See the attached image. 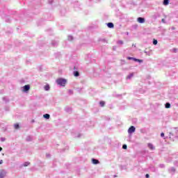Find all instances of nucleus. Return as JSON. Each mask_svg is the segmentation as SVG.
Segmentation results:
<instances>
[{
	"label": "nucleus",
	"mask_w": 178,
	"mask_h": 178,
	"mask_svg": "<svg viewBox=\"0 0 178 178\" xmlns=\"http://www.w3.org/2000/svg\"><path fill=\"white\" fill-rule=\"evenodd\" d=\"M67 83V80L64 78H58L56 80V83L60 86V87H65L66 86V83Z\"/></svg>",
	"instance_id": "obj_1"
},
{
	"label": "nucleus",
	"mask_w": 178,
	"mask_h": 178,
	"mask_svg": "<svg viewBox=\"0 0 178 178\" xmlns=\"http://www.w3.org/2000/svg\"><path fill=\"white\" fill-rule=\"evenodd\" d=\"M74 8L76 12H79V10H81V7H80V3L79 1H75L74 3Z\"/></svg>",
	"instance_id": "obj_2"
},
{
	"label": "nucleus",
	"mask_w": 178,
	"mask_h": 178,
	"mask_svg": "<svg viewBox=\"0 0 178 178\" xmlns=\"http://www.w3.org/2000/svg\"><path fill=\"white\" fill-rule=\"evenodd\" d=\"M79 69L74 66V72H73V74L74 76V77H79V76H80V72H79Z\"/></svg>",
	"instance_id": "obj_3"
},
{
	"label": "nucleus",
	"mask_w": 178,
	"mask_h": 178,
	"mask_svg": "<svg viewBox=\"0 0 178 178\" xmlns=\"http://www.w3.org/2000/svg\"><path fill=\"white\" fill-rule=\"evenodd\" d=\"M22 91H24V92H29V91H30V85L23 86Z\"/></svg>",
	"instance_id": "obj_4"
},
{
	"label": "nucleus",
	"mask_w": 178,
	"mask_h": 178,
	"mask_svg": "<svg viewBox=\"0 0 178 178\" xmlns=\"http://www.w3.org/2000/svg\"><path fill=\"white\" fill-rule=\"evenodd\" d=\"M6 176V170H0V178H4Z\"/></svg>",
	"instance_id": "obj_5"
},
{
	"label": "nucleus",
	"mask_w": 178,
	"mask_h": 178,
	"mask_svg": "<svg viewBox=\"0 0 178 178\" xmlns=\"http://www.w3.org/2000/svg\"><path fill=\"white\" fill-rule=\"evenodd\" d=\"M136 131V127L134 126H131L129 129H128V133L129 134H131L132 133H134Z\"/></svg>",
	"instance_id": "obj_6"
},
{
	"label": "nucleus",
	"mask_w": 178,
	"mask_h": 178,
	"mask_svg": "<svg viewBox=\"0 0 178 178\" xmlns=\"http://www.w3.org/2000/svg\"><path fill=\"white\" fill-rule=\"evenodd\" d=\"M58 44H59V42L56 40H52L51 42V47H58Z\"/></svg>",
	"instance_id": "obj_7"
},
{
	"label": "nucleus",
	"mask_w": 178,
	"mask_h": 178,
	"mask_svg": "<svg viewBox=\"0 0 178 178\" xmlns=\"http://www.w3.org/2000/svg\"><path fill=\"white\" fill-rule=\"evenodd\" d=\"M92 163L93 165H99V160L93 158L92 159Z\"/></svg>",
	"instance_id": "obj_8"
},
{
	"label": "nucleus",
	"mask_w": 178,
	"mask_h": 178,
	"mask_svg": "<svg viewBox=\"0 0 178 178\" xmlns=\"http://www.w3.org/2000/svg\"><path fill=\"white\" fill-rule=\"evenodd\" d=\"M137 22L138 23H145V18H143V17H138L137 19Z\"/></svg>",
	"instance_id": "obj_9"
},
{
	"label": "nucleus",
	"mask_w": 178,
	"mask_h": 178,
	"mask_svg": "<svg viewBox=\"0 0 178 178\" xmlns=\"http://www.w3.org/2000/svg\"><path fill=\"white\" fill-rule=\"evenodd\" d=\"M106 76H108V77H111L112 73H111V69L107 70L106 71Z\"/></svg>",
	"instance_id": "obj_10"
},
{
	"label": "nucleus",
	"mask_w": 178,
	"mask_h": 178,
	"mask_svg": "<svg viewBox=\"0 0 178 178\" xmlns=\"http://www.w3.org/2000/svg\"><path fill=\"white\" fill-rule=\"evenodd\" d=\"M105 104H106L105 101H100L99 102V106H101V108H104V106H105Z\"/></svg>",
	"instance_id": "obj_11"
},
{
	"label": "nucleus",
	"mask_w": 178,
	"mask_h": 178,
	"mask_svg": "<svg viewBox=\"0 0 178 178\" xmlns=\"http://www.w3.org/2000/svg\"><path fill=\"white\" fill-rule=\"evenodd\" d=\"M65 112H67V113H70V112H72V108L69 107V106H66L65 108Z\"/></svg>",
	"instance_id": "obj_12"
},
{
	"label": "nucleus",
	"mask_w": 178,
	"mask_h": 178,
	"mask_svg": "<svg viewBox=\"0 0 178 178\" xmlns=\"http://www.w3.org/2000/svg\"><path fill=\"white\" fill-rule=\"evenodd\" d=\"M147 147L148 148H149V149H155V147H154V145H152V143H148Z\"/></svg>",
	"instance_id": "obj_13"
},
{
	"label": "nucleus",
	"mask_w": 178,
	"mask_h": 178,
	"mask_svg": "<svg viewBox=\"0 0 178 178\" xmlns=\"http://www.w3.org/2000/svg\"><path fill=\"white\" fill-rule=\"evenodd\" d=\"M43 118H44V119H46L47 120H48V119H49V118H51V115L48 113H46V114L43 115Z\"/></svg>",
	"instance_id": "obj_14"
},
{
	"label": "nucleus",
	"mask_w": 178,
	"mask_h": 178,
	"mask_svg": "<svg viewBox=\"0 0 178 178\" xmlns=\"http://www.w3.org/2000/svg\"><path fill=\"white\" fill-rule=\"evenodd\" d=\"M26 140L28 141V142H30V141H33V136H28L26 138Z\"/></svg>",
	"instance_id": "obj_15"
},
{
	"label": "nucleus",
	"mask_w": 178,
	"mask_h": 178,
	"mask_svg": "<svg viewBox=\"0 0 178 178\" xmlns=\"http://www.w3.org/2000/svg\"><path fill=\"white\" fill-rule=\"evenodd\" d=\"M14 127H15V130H17V129H20V125L19 124V123H16V124H14Z\"/></svg>",
	"instance_id": "obj_16"
},
{
	"label": "nucleus",
	"mask_w": 178,
	"mask_h": 178,
	"mask_svg": "<svg viewBox=\"0 0 178 178\" xmlns=\"http://www.w3.org/2000/svg\"><path fill=\"white\" fill-rule=\"evenodd\" d=\"M67 40H68V41H73V40H74V38H73V36L72 35H69L67 37Z\"/></svg>",
	"instance_id": "obj_17"
},
{
	"label": "nucleus",
	"mask_w": 178,
	"mask_h": 178,
	"mask_svg": "<svg viewBox=\"0 0 178 178\" xmlns=\"http://www.w3.org/2000/svg\"><path fill=\"white\" fill-rule=\"evenodd\" d=\"M49 88H50L49 84H47L46 86H44V89L45 91H49Z\"/></svg>",
	"instance_id": "obj_18"
},
{
	"label": "nucleus",
	"mask_w": 178,
	"mask_h": 178,
	"mask_svg": "<svg viewBox=\"0 0 178 178\" xmlns=\"http://www.w3.org/2000/svg\"><path fill=\"white\" fill-rule=\"evenodd\" d=\"M29 165H30V162H29V161H25V162L23 163L22 166L27 167V166H29Z\"/></svg>",
	"instance_id": "obj_19"
},
{
	"label": "nucleus",
	"mask_w": 178,
	"mask_h": 178,
	"mask_svg": "<svg viewBox=\"0 0 178 178\" xmlns=\"http://www.w3.org/2000/svg\"><path fill=\"white\" fill-rule=\"evenodd\" d=\"M163 3L165 6H167V5H169V0H164Z\"/></svg>",
	"instance_id": "obj_20"
},
{
	"label": "nucleus",
	"mask_w": 178,
	"mask_h": 178,
	"mask_svg": "<svg viewBox=\"0 0 178 178\" xmlns=\"http://www.w3.org/2000/svg\"><path fill=\"white\" fill-rule=\"evenodd\" d=\"M60 52H57L54 54V56L55 58H59V56H60Z\"/></svg>",
	"instance_id": "obj_21"
},
{
	"label": "nucleus",
	"mask_w": 178,
	"mask_h": 178,
	"mask_svg": "<svg viewBox=\"0 0 178 178\" xmlns=\"http://www.w3.org/2000/svg\"><path fill=\"white\" fill-rule=\"evenodd\" d=\"M3 101H4V102H6V103H8V102H9V99L6 97H3Z\"/></svg>",
	"instance_id": "obj_22"
},
{
	"label": "nucleus",
	"mask_w": 178,
	"mask_h": 178,
	"mask_svg": "<svg viewBox=\"0 0 178 178\" xmlns=\"http://www.w3.org/2000/svg\"><path fill=\"white\" fill-rule=\"evenodd\" d=\"M108 29H112V22H108L106 24Z\"/></svg>",
	"instance_id": "obj_23"
},
{
	"label": "nucleus",
	"mask_w": 178,
	"mask_h": 178,
	"mask_svg": "<svg viewBox=\"0 0 178 178\" xmlns=\"http://www.w3.org/2000/svg\"><path fill=\"white\" fill-rule=\"evenodd\" d=\"M66 149H69V147H66L65 148L60 149V152H65V151H66Z\"/></svg>",
	"instance_id": "obj_24"
},
{
	"label": "nucleus",
	"mask_w": 178,
	"mask_h": 178,
	"mask_svg": "<svg viewBox=\"0 0 178 178\" xmlns=\"http://www.w3.org/2000/svg\"><path fill=\"white\" fill-rule=\"evenodd\" d=\"M0 16H1V17H5L6 15L3 13V11H0Z\"/></svg>",
	"instance_id": "obj_25"
},
{
	"label": "nucleus",
	"mask_w": 178,
	"mask_h": 178,
	"mask_svg": "<svg viewBox=\"0 0 178 178\" xmlns=\"http://www.w3.org/2000/svg\"><path fill=\"white\" fill-rule=\"evenodd\" d=\"M65 12H66V10L63 9L60 10V13L62 14L63 16H65Z\"/></svg>",
	"instance_id": "obj_26"
},
{
	"label": "nucleus",
	"mask_w": 178,
	"mask_h": 178,
	"mask_svg": "<svg viewBox=\"0 0 178 178\" xmlns=\"http://www.w3.org/2000/svg\"><path fill=\"white\" fill-rule=\"evenodd\" d=\"M134 60L135 62H140V63L143 62V60H140V59H137V58H134Z\"/></svg>",
	"instance_id": "obj_27"
},
{
	"label": "nucleus",
	"mask_w": 178,
	"mask_h": 178,
	"mask_svg": "<svg viewBox=\"0 0 178 178\" xmlns=\"http://www.w3.org/2000/svg\"><path fill=\"white\" fill-rule=\"evenodd\" d=\"M68 94H70V95H73V90L70 89L68 90Z\"/></svg>",
	"instance_id": "obj_28"
},
{
	"label": "nucleus",
	"mask_w": 178,
	"mask_h": 178,
	"mask_svg": "<svg viewBox=\"0 0 178 178\" xmlns=\"http://www.w3.org/2000/svg\"><path fill=\"white\" fill-rule=\"evenodd\" d=\"M99 42H101L102 41V42H106V39H99Z\"/></svg>",
	"instance_id": "obj_29"
},
{
	"label": "nucleus",
	"mask_w": 178,
	"mask_h": 178,
	"mask_svg": "<svg viewBox=\"0 0 178 178\" xmlns=\"http://www.w3.org/2000/svg\"><path fill=\"white\" fill-rule=\"evenodd\" d=\"M81 90H83V88H76V91H78V92H81Z\"/></svg>",
	"instance_id": "obj_30"
},
{
	"label": "nucleus",
	"mask_w": 178,
	"mask_h": 178,
	"mask_svg": "<svg viewBox=\"0 0 178 178\" xmlns=\"http://www.w3.org/2000/svg\"><path fill=\"white\" fill-rule=\"evenodd\" d=\"M165 108H170V104L166 103V104H165Z\"/></svg>",
	"instance_id": "obj_31"
},
{
	"label": "nucleus",
	"mask_w": 178,
	"mask_h": 178,
	"mask_svg": "<svg viewBox=\"0 0 178 178\" xmlns=\"http://www.w3.org/2000/svg\"><path fill=\"white\" fill-rule=\"evenodd\" d=\"M153 44H154V45H156V44H158V40H153Z\"/></svg>",
	"instance_id": "obj_32"
},
{
	"label": "nucleus",
	"mask_w": 178,
	"mask_h": 178,
	"mask_svg": "<svg viewBox=\"0 0 178 178\" xmlns=\"http://www.w3.org/2000/svg\"><path fill=\"white\" fill-rule=\"evenodd\" d=\"M118 44H119L120 45H123V41L122 40H119L118 42Z\"/></svg>",
	"instance_id": "obj_33"
},
{
	"label": "nucleus",
	"mask_w": 178,
	"mask_h": 178,
	"mask_svg": "<svg viewBox=\"0 0 178 178\" xmlns=\"http://www.w3.org/2000/svg\"><path fill=\"white\" fill-rule=\"evenodd\" d=\"M48 2L49 5H52V3H54V0H49Z\"/></svg>",
	"instance_id": "obj_34"
},
{
	"label": "nucleus",
	"mask_w": 178,
	"mask_h": 178,
	"mask_svg": "<svg viewBox=\"0 0 178 178\" xmlns=\"http://www.w3.org/2000/svg\"><path fill=\"white\" fill-rule=\"evenodd\" d=\"M133 76H134V74H131L127 76V79H130L131 77H133Z\"/></svg>",
	"instance_id": "obj_35"
},
{
	"label": "nucleus",
	"mask_w": 178,
	"mask_h": 178,
	"mask_svg": "<svg viewBox=\"0 0 178 178\" xmlns=\"http://www.w3.org/2000/svg\"><path fill=\"white\" fill-rule=\"evenodd\" d=\"M6 23H10V19L9 18L6 19Z\"/></svg>",
	"instance_id": "obj_36"
},
{
	"label": "nucleus",
	"mask_w": 178,
	"mask_h": 178,
	"mask_svg": "<svg viewBox=\"0 0 178 178\" xmlns=\"http://www.w3.org/2000/svg\"><path fill=\"white\" fill-rule=\"evenodd\" d=\"M122 148L123 149H127V145H123Z\"/></svg>",
	"instance_id": "obj_37"
},
{
	"label": "nucleus",
	"mask_w": 178,
	"mask_h": 178,
	"mask_svg": "<svg viewBox=\"0 0 178 178\" xmlns=\"http://www.w3.org/2000/svg\"><path fill=\"white\" fill-rule=\"evenodd\" d=\"M127 59H129V60H134V58L133 57H127Z\"/></svg>",
	"instance_id": "obj_38"
},
{
	"label": "nucleus",
	"mask_w": 178,
	"mask_h": 178,
	"mask_svg": "<svg viewBox=\"0 0 178 178\" xmlns=\"http://www.w3.org/2000/svg\"><path fill=\"white\" fill-rule=\"evenodd\" d=\"M170 170V172H176V169H175L174 168H172Z\"/></svg>",
	"instance_id": "obj_39"
},
{
	"label": "nucleus",
	"mask_w": 178,
	"mask_h": 178,
	"mask_svg": "<svg viewBox=\"0 0 178 178\" xmlns=\"http://www.w3.org/2000/svg\"><path fill=\"white\" fill-rule=\"evenodd\" d=\"M0 140H1V142H3V141H5V140H6V139L5 138H1Z\"/></svg>",
	"instance_id": "obj_40"
},
{
	"label": "nucleus",
	"mask_w": 178,
	"mask_h": 178,
	"mask_svg": "<svg viewBox=\"0 0 178 178\" xmlns=\"http://www.w3.org/2000/svg\"><path fill=\"white\" fill-rule=\"evenodd\" d=\"M5 111H9V107H8V106L5 107Z\"/></svg>",
	"instance_id": "obj_41"
},
{
	"label": "nucleus",
	"mask_w": 178,
	"mask_h": 178,
	"mask_svg": "<svg viewBox=\"0 0 178 178\" xmlns=\"http://www.w3.org/2000/svg\"><path fill=\"white\" fill-rule=\"evenodd\" d=\"M81 137V134H79L78 136H77V138H80Z\"/></svg>",
	"instance_id": "obj_42"
},
{
	"label": "nucleus",
	"mask_w": 178,
	"mask_h": 178,
	"mask_svg": "<svg viewBox=\"0 0 178 178\" xmlns=\"http://www.w3.org/2000/svg\"><path fill=\"white\" fill-rule=\"evenodd\" d=\"M161 137H165V134L164 133H161Z\"/></svg>",
	"instance_id": "obj_43"
},
{
	"label": "nucleus",
	"mask_w": 178,
	"mask_h": 178,
	"mask_svg": "<svg viewBox=\"0 0 178 178\" xmlns=\"http://www.w3.org/2000/svg\"><path fill=\"white\" fill-rule=\"evenodd\" d=\"M106 120H108V121L111 120V118H109V117H106Z\"/></svg>",
	"instance_id": "obj_44"
},
{
	"label": "nucleus",
	"mask_w": 178,
	"mask_h": 178,
	"mask_svg": "<svg viewBox=\"0 0 178 178\" xmlns=\"http://www.w3.org/2000/svg\"><path fill=\"white\" fill-rule=\"evenodd\" d=\"M2 163H3V160H1V161H0V165H2Z\"/></svg>",
	"instance_id": "obj_45"
},
{
	"label": "nucleus",
	"mask_w": 178,
	"mask_h": 178,
	"mask_svg": "<svg viewBox=\"0 0 178 178\" xmlns=\"http://www.w3.org/2000/svg\"><path fill=\"white\" fill-rule=\"evenodd\" d=\"M146 178H149V175L147 174L146 175Z\"/></svg>",
	"instance_id": "obj_46"
},
{
	"label": "nucleus",
	"mask_w": 178,
	"mask_h": 178,
	"mask_svg": "<svg viewBox=\"0 0 178 178\" xmlns=\"http://www.w3.org/2000/svg\"><path fill=\"white\" fill-rule=\"evenodd\" d=\"M35 122V120H31V123H34Z\"/></svg>",
	"instance_id": "obj_47"
},
{
	"label": "nucleus",
	"mask_w": 178,
	"mask_h": 178,
	"mask_svg": "<svg viewBox=\"0 0 178 178\" xmlns=\"http://www.w3.org/2000/svg\"><path fill=\"white\" fill-rule=\"evenodd\" d=\"M2 151V147H0V152Z\"/></svg>",
	"instance_id": "obj_48"
},
{
	"label": "nucleus",
	"mask_w": 178,
	"mask_h": 178,
	"mask_svg": "<svg viewBox=\"0 0 178 178\" xmlns=\"http://www.w3.org/2000/svg\"><path fill=\"white\" fill-rule=\"evenodd\" d=\"M90 56H91V55H90V54L88 55V58H90Z\"/></svg>",
	"instance_id": "obj_49"
},
{
	"label": "nucleus",
	"mask_w": 178,
	"mask_h": 178,
	"mask_svg": "<svg viewBox=\"0 0 178 178\" xmlns=\"http://www.w3.org/2000/svg\"><path fill=\"white\" fill-rule=\"evenodd\" d=\"M112 27L113 28V24H112Z\"/></svg>",
	"instance_id": "obj_50"
}]
</instances>
